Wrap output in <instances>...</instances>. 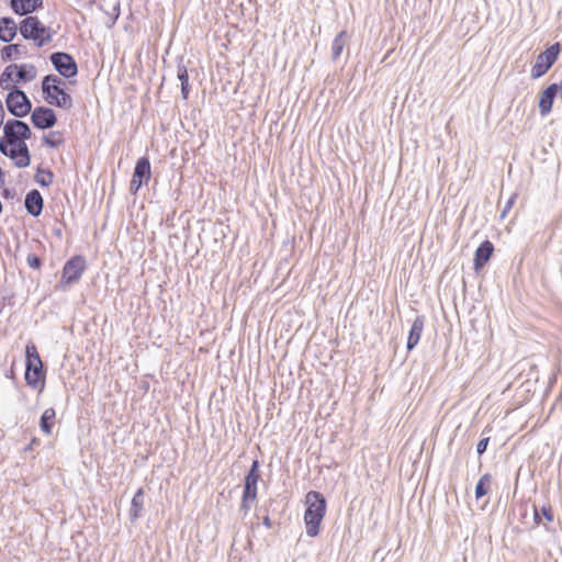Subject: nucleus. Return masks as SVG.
I'll use <instances>...</instances> for the list:
<instances>
[{
  "instance_id": "30",
  "label": "nucleus",
  "mask_w": 562,
  "mask_h": 562,
  "mask_svg": "<svg viewBox=\"0 0 562 562\" xmlns=\"http://www.w3.org/2000/svg\"><path fill=\"white\" fill-rule=\"evenodd\" d=\"M34 180L36 183H38L43 188H48L54 180V172L46 168L37 167Z\"/></svg>"
},
{
  "instance_id": "16",
  "label": "nucleus",
  "mask_w": 562,
  "mask_h": 562,
  "mask_svg": "<svg viewBox=\"0 0 562 562\" xmlns=\"http://www.w3.org/2000/svg\"><path fill=\"white\" fill-rule=\"evenodd\" d=\"M24 206L27 214L33 217H38L42 214L44 209V199L37 189H32L26 193Z\"/></svg>"
},
{
  "instance_id": "12",
  "label": "nucleus",
  "mask_w": 562,
  "mask_h": 562,
  "mask_svg": "<svg viewBox=\"0 0 562 562\" xmlns=\"http://www.w3.org/2000/svg\"><path fill=\"white\" fill-rule=\"evenodd\" d=\"M31 122L37 130H49L57 124L58 119L52 108L38 105L32 110Z\"/></svg>"
},
{
  "instance_id": "39",
  "label": "nucleus",
  "mask_w": 562,
  "mask_h": 562,
  "mask_svg": "<svg viewBox=\"0 0 562 562\" xmlns=\"http://www.w3.org/2000/svg\"><path fill=\"white\" fill-rule=\"evenodd\" d=\"M4 183H5V172L3 171V169L0 167V188H3L4 187Z\"/></svg>"
},
{
  "instance_id": "27",
  "label": "nucleus",
  "mask_w": 562,
  "mask_h": 562,
  "mask_svg": "<svg viewBox=\"0 0 562 562\" xmlns=\"http://www.w3.org/2000/svg\"><path fill=\"white\" fill-rule=\"evenodd\" d=\"M348 40V33L346 30L340 31L331 43V60L336 61L340 57Z\"/></svg>"
},
{
  "instance_id": "18",
  "label": "nucleus",
  "mask_w": 562,
  "mask_h": 562,
  "mask_svg": "<svg viewBox=\"0 0 562 562\" xmlns=\"http://www.w3.org/2000/svg\"><path fill=\"white\" fill-rule=\"evenodd\" d=\"M19 31V24L11 16L0 18V41L11 43Z\"/></svg>"
},
{
  "instance_id": "17",
  "label": "nucleus",
  "mask_w": 562,
  "mask_h": 562,
  "mask_svg": "<svg viewBox=\"0 0 562 562\" xmlns=\"http://www.w3.org/2000/svg\"><path fill=\"white\" fill-rule=\"evenodd\" d=\"M425 322L426 317L424 315H417L413 321L406 341L407 351H412L418 345L424 330Z\"/></svg>"
},
{
  "instance_id": "25",
  "label": "nucleus",
  "mask_w": 562,
  "mask_h": 562,
  "mask_svg": "<svg viewBox=\"0 0 562 562\" xmlns=\"http://www.w3.org/2000/svg\"><path fill=\"white\" fill-rule=\"evenodd\" d=\"M26 52V46L21 44V43H15V44H9V45H5L1 48V59L3 61H9V60H13V59H16L19 56H21L22 54H25Z\"/></svg>"
},
{
  "instance_id": "23",
  "label": "nucleus",
  "mask_w": 562,
  "mask_h": 562,
  "mask_svg": "<svg viewBox=\"0 0 562 562\" xmlns=\"http://www.w3.org/2000/svg\"><path fill=\"white\" fill-rule=\"evenodd\" d=\"M56 411L53 407L46 408L40 417V429L46 436L52 435L55 425Z\"/></svg>"
},
{
  "instance_id": "2",
  "label": "nucleus",
  "mask_w": 562,
  "mask_h": 562,
  "mask_svg": "<svg viewBox=\"0 0 562 562\" xmlns=\"http://www.w3.org/2000/svg\"><path fill=\"white\" fill-rule=\"evenodd\" d=\"M24 379L30 387L38 389V394L44 391L46 368L34 342H29L25 346Z\"/></svg>"
},
{
  "instance_id": "40",
  "label": "nucleus",
  "mask_w": 562,
  "mask_h": 562,
  "mask_svg": "<svg viewBox=\"0 0 562 562\" xmlns=\"http://www.w3.org/2000/svg\"><path fill=\"white\" fill-rule=\"evenodd\" d=\"M4 116H5V113H4V109H3V103L0 100V125L3 124Z\"/></svg>"
},
{
  "instance_id": "9",
  "label": "nucleus",
  "mask_w": 562,
  "mask_h": 562,
  "mask_svg": "<svg viewBox=\"0 0 562 562\" xmlns=\"http://www.w3.org/2000/svg\"><path fill=\"white\" fill-rule=\"evenodd\" d=\"M151 178V165L147 155L136 160L128 191L132 195H136L138 191L146 186Z\"/></svg>"
},
{
  "instance_id": "42",
  "label": "nucleus",
  "mask_w": 562,
  "mask_h": 562,
  "mask_svg": "<svg viewBox=\"0 0 562 562\" xmlns=\"http://www.w3.org/2000/svg\"><path fill=\"white\" fill-rule=\"evenodd\" d=\"M524 512L521 513V520H524L527 517V507L522 506Z\"/></svg>"
},
{
  "instance_id": "37",
  "label": "nucleus",
  "mask_w": 562,
  "mask_h": 562,
  "mask_svg": "<svg viewBox=\"0 0 562 562\" xmlns=\"http://www.w3.org/2000/svg\"><path fill=\"white\" fill-rule=\"evenodd\" d=\"M15 195V191L13 189H10V188H4L2 190V196L4 199H13Z\"/></svg>"
},
{
  "instance_id": "20",
  "label": "nucleus",
  "mask_w": 562,
  "mask_h": 562,
  "mask_svg": "<svg viewBox=\"0 0 562 562\" xmlns=\"http://www.w3.org/2000/svg\"><path fill=\"white\" fill-rule=\"evenodd\" d=\"M144 488L139 487L132 498L131 508L128 512V518L132 524H134L142 516V512L144 509Z\"/></svg>"
},
{
  "instance_id": "35",
  "label": "nucleus",
  "mask_w": 562,
  "mask_h": 562,
  "mask_svg": "<svg viewBox=\"0 0 562 562\" xmlns=\"http://www.w3.org/2000/svg\"><path fill=\"white\" fill-rule=\"evenodd\" d=\"M110 16V23L108 24L109 27L113 26L119 16H120V3L116 2L114 5H113V12L111 14H109Z\"/></svg>"
},
{
  "instance_id": "43",
  "label": "nucleus",
  "mask_w": 562,
  "mask_h": 562,
  "mask_svg": "<svg viewBox=\"0 0 562 562\" xmlns=\"http://www.w3.org/2000/svg\"><path fill=\"white\" fill-rule=\"evenodd\" d=\"M172 215H175V213H172ZM172 217H173V216H171V217H170V216L168 215V216H167V222H168V221H171V220H172Z\"/></svg>"
},
{
  "instance_id": "6",
  "label": "nucleus",
  "mask_w": 562,
  "mask_h": 562,
  "mask_svg": "<svg viewBox=\"0 0 562 562\" xmlns=\"http://www.w3.org/2000/svg\"><path fill=\"white\" fill-rule=\"evenodd\" d=\"M87 269V260L82 255H74L66 260L61 269V277L56 284L57 291H67L68 288L81 279Z\"/></svg>"
},
{
  "instance_id": "31",
  "label": "nucleus",
  "mask_w": 562,
  "mask_h": 562,
  "mask_svg": "<svg viewBox=\"0 0 562 562\" xmlns=\"http://www.w3.org/2000/svg\"><path fill=\"white\" fill-rule=\"evenodd\" d=\"M64 142L65 138L60 131H52L42 138L43 145L49 148H57L64 144Z\"/></svg>"
},
{
  "instance_id": "29",
  "label": "nucleus",
  "mask_w": 562,
  "mask_h": 562,
  "mask_svg": "<svg viewBox=\"0 0 562 562\" xmlns=\"http://www.w3.org/2000/svg\"><path fill=\"white\" fill-rule=\"evenodd\" d=\"M16 64H10L4 68L0 76V87L3 90H12L13 76H15Z\"/></svg>"
},
{
  "instance_id": "21",
  "label": "nucleus",
  "mask_w": 562,
  "mask_h": 562,
  "mask_svg": "<svg viewBox=\"0 0 562 562\" xmlns=\"http://www.w3.org/2000/svg\"><path fill=\"white\" fill-rule=\"evenodd\" d=\"M37 70L34 65L31 64H21L16 65L15 68V82L16 83H26L36 78Z\"/></svg>"
},
{
  "instance_id": "15",
  "label": "nucleus",
  "mask_w": 562,
  "mask_h": 562,
  "mask_svg": "<svg viewBox=\"0 0 562 562\" xmlns=\"http://www.w3.org/2000/svg\"><path fill=\"white\" fill-rule=\"evenodd\" d=\"M43 0H10L9 7L19 16H31L34 12L43 9Z\"/></svg>"
},
{
  "instance_id": "36",
  "label": "nucleus",
  "mask_w": 562,
  "mask_h": 562,
  "mask_svg": "<svg viewBox=\"0 0 562 562\" xmlns=\"http://www.w3.org/2000/svg\"><path fill=\"white\" fill-rule=\"evenodd\" d=\"M41 445V439L37 438V437H33L30 441V443L24 448V451H31L33 450L35 447L40 446Z\"/></svg>"
},
{
  "instance_id": "22",
  "label": "nucleus",
  "mask_w": 562,
  "mask_h": 562,
  "mask_svg": "<svg viewBox=\"0 0 562 562\" xmlns=\"http://www.w3.org/2000/svg\"><path fill=\"white\" fill-rule=\"evenodd\" d=\"M182 58H180L177 67V78L181 83V97L183 100H188L191 91V86L189 83V74L187 66L182 63Z\"/></svg>"
},
{
  "instance_id": "7",
  "label": "nucleus",
  "mask_w": 562,
  "mask_h": 562,
  "mask_svg": "<svg viewBox=\"0 0 562 562\" xmlns=\"http://www.w3.org/2000/svg\"><path fill=\"white\" fill-rule=\"evenodd\" d=\"M562 50V44L559 42L553 43L546 50L541 52L531 67L530 76L532 79H539L544 76L549 69L558 60Z\"/></svg>"
},
{
  "instance_id": "11",
  "label": "nucleus",
  "mask_w": 562,
  "mask_h": 562,
  "mask_svg": "<svg viewBox=\"0 0 562 562\" xmlns=\"http://www.w3.org/2000/svg\"><path fill=\"white\" fill-rule=\"evenodd\" d=\"M558 97L562 99V80L550 83L539 93L538 106L541 116H547L552 111L554 100Z\"/></svg>"
},
{
  "instance_id": "10",
  "label": "nucleus",
  "mask_w": 562,
  "mask_h": 562,
  "mask_svg": "<svg viewBox=\"0 0 562 562\" xmlns=\"http://www.w3.org/2000/svg\"><path fill=\"white\" fill-rule=\"evenodd\" d=\"M54 69L64 78L70 79L78 75V65L72 55L66 52H54L49 56Z\"/></svg>"
},
{
  "instance_id": "26",
  "label": "nucleus",
  "mask_w": 562,
  "mask_h": 562,
  "mask_svg": "<svg viewBox=\"0 0 562 562\" xmlns=\"http://www.w3.org/2000/svg\"><path fill=\"white\" fill-rule=\"evenodd\" d=\"M0 153L3 156H7L10 159H12L15 167L16 161H19L22 158V154L15 147L14 142H10V139L5 138L4 136L0 138Z\"/></svg>"
},
{
  "instance_id": "32",
  "label": "nucleus",
  "mask_w": 562,
  "mask_h": 562,
  "mask_svg": "<svg viewBox=\"0 0 562 562\" xmlns=\"http://www.w3.org/2000/svg\"><path fill=\"white\" fill-rule=\"evenodd\" d=\"M486 429H487V428H485V429L482 431V436H484V435H485ZM490 440H491V438H490V437H482V438L479 440V442H477V445H476V453H477L479 458H480V457H482V456L486 452V450H487V446H488V443H490Z\"/></svg>"
},
{
  "instance_id": "41",
  "label": "nucleus",
  "mask_w": 562,
  "mask_h": 562,
  "mask_svg": "<svg viewBox=\"0 0 562 562\" xmlns=\"http://www.w3.org/2000/svg\"><path fill=\"white\" fill-rule=\"evenodd\" d=\"M54 235L58 238H61L63 237V231L60 227H57V228H54L53 231Z\"/></svg>"
},
{
  "instance_id": "33",
  "label": "nucleus",
  "mask_w": 562,
  "mask_h": 562,
  "mask_svg": "<svg viewBox=\"0 0 562 562\" xmlns=\"http://www.w3.org/2000/svg\"><path fill=\"white\" fill-rule=\"evenodd\" d=\"M26 262L29 267L34 270H40L43 266V260L36 254L33 252H30L27 255Z\"/></svg>"
},
{
  "instance_id": "4",
  "label": "nucleus",
  "mask_w": 562,
  "mask_h": 562,
  "mask_svg": "<svg viewBox=\"0 0 562 562\" xmlns=\"http://www.w3.org/2000/svg\"><path fill=\"white\" fill-rule=\"evenodd\" d=\"M19 32L23 40L32 41L38 48L53 41L56 31L46 26L36 15L24 18L19 23Z\"/></svg>"
},
{
  "instance_id": "38",
  "label": "nucleus",
  "mask_w": 562,
  "mask_h": 562,
  "mask_svg": "<svg viewBox=\"0 0 562 562\" xmlns=\"http://www.w3.org/2000/svg\"><path fill=\"white\" fill-rule=\"evenodd\" d=\"M262 525L268 529L272 527V521L268 514L262 517Z\"/></svg>"
},
{
  "instance_id": "5",
  "label": "nucleus",
  "mask_w": 562,
  "mask_h": 562,
  "mask_svg": "<svg viewBox=\"0 0 562 562\" xmlns=\"http://www.w3.org/2000/svg\"><path fill=\"white\" fill-rule=\"evenodd\" d=\"M261 480L260 462L255 459L250 468L245 474L243 481V494L239 510L247 515L251 508V504L257 501L258 483Z\"/></svg>"
},
{
  "instance_id": "8",
  "label": "nucleus",
  "mask_w": 562,
  "mask_h": 562,
  "mask_svg": "<svg viewBox=\"0 0 562 562\" xmlns=\"http://www.w3.org/2000/svg\"><path fill=\"white\" fill-rule=\"evenodd\" d=\"M8 112L14 117L21 119L32 113V102L27 94L20 88L13 87L5 97Z\"/></svg>"
},
{
  "instance_id": "3",
  "label": "nucleus",
  "mask_w": 562,
  "mask_h": 562,
  "mask_svg": "<svg viewBox=\"0 0 562 562\" xmlns=\"http://www.w3.org/2000/svg\"><path fill=\"white\" fill-rule=\"evenodd\" d=\"M43 99L49 105L70 109L72 106V98L66 91V83L58 76L49 74L42 79Z\"/></svg>"
},
{
  "instance_id": "14",
  "label": "nucleus",
  "mask_w": 562,
  "mask_h": 562,
  "mask_svg": "<svg viewBox=\"0 0 562 562\" xmlns=\"http://www.w3.org/2000/svg\"><path fill=\"white\" fill-rule=\"evenodd\" d=\"M495 247L490 239L483 240L474 251L473 269L480 273L493 257Z\"/></svg>"
},
{
  "instance_id": "24",
  "label": "nucleus",
  "mask_w": 562,
  "mask_h": 562,
  "mask_svg": "<svg viewBox=\"0 0 562 562\" xmlns=\"http://www.w3.org/2000/svg\"><path fill=\"white\" fill-rule=\"evenodd\" d=\"M24 121L16 119H10L3 124V135L5 138L10 139V142H15L19 139L21 135V130L19 127L23 126Z\"/></svg>"
},
{
  "instance_id": "1",
  "label": "nucleus",
  "mask_w": 562,
  "mask_h": 562,
  "mask_svg": "<svg viewBox=\"0 0 562 562\" xmlns=\"http://www.w3.org/2000/svg\"><path fill=\"white\" fill-rule=\"evenodd\" d=\"M327 502L318 491H310L305 495L304 522L308 537H316L321 532L322 521L326 514Z\"/></svg>"
},
{
  "instance_id": "19",
  "label": "nucleus",
  "mask_w": 562,
  "mask_h": 562,
  "mask_svg": "<svg viewBox=\"0 0 562 562\" xmlns=\"http://www.w3.org/2000/svg\"><path fill=\"white\" fill-rule=\"evenodd\" d=\"M532 516H533V525L531 528H536L542 525V519L546 522L553 521V510L551 505H543L541 508H538L536 505L532 506ZM544 528L549 531L550 528L547 527V524H543Z\"/></svg>"
},
{
  "instance_id": "28",
  "label": "nucleus",
  "mask_w": 562,
  "mask_h": 562,
  "mask_svg": "<svg viewBox=\"0 0 562 562\" xmlns=\"http://www.w3.org/2000/svg\"><path fill=\"white\" fill-rule=\"evenodd\" d=\"M491 485H492V475L490 473L483 474L479 479V481L475 485V490H474L475 498L480 499V498L484 497L485 495H487L491 491Z\"/></svg>"
},
{
  "instance_id": "13",
  "label": "nucleus",
  "mask_w": 562,
  "mask_h": 562,
  "mask_svg": "<svg viewBox=\"0 0 562 562\" xmlns=\"http://www.w3.org/2000/svg\"><path fill=\"white\" fill-rule=\"evenodd\" d=\"M19 127L22 128L21 135L19 139H15L14 145L18 148V150L22 154V158L19 161H16V167L26 168L31 164V153L26 144V140L33 136V133L26 122H24L23 126L19 125Z\"/></svg>"
},
{
  "instance_id": "34",
  "label": "nucleus",
  "mask_w": 562,
  "mask_h": 562,
  "mask_svg": "<svg viewBox=\"0 0 562 562\" xmlns=\"http://www.w3.org/2000/svg\"><path fill=\"white\" fill-rule=\"evenodd\" d=\"M518 194L517 193H513L509 199L506 201L504 207L502 209L501 211V214H499V217L501 218H505V216L507 215V213L512 210V207L514 206L515 202H516V199H517Z\"/></svg>"
}]
</instances>
